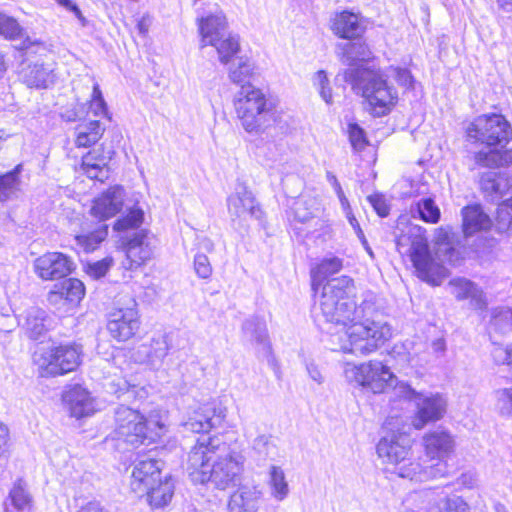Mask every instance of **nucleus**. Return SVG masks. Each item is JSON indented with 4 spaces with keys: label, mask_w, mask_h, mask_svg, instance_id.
Segmentation results:
<instances>
[{
    "label": "nucleus",
    "mask_w": 512,
    "mask_h": 512,
    "mask_svg": "<svg viewBox=\"0 0 512 512\" xmlns=\"http://www.w3.org/2000/svg\"><path fill=\"white\" fill-rule=\"evenodd\" d=\"M353 290L351 278L332 279L323 286L318 306L326 322L344 330V336L338 337L339 350L366 356L389 340L392 330L387 322L371 319L363 305H356Z\"/></svg>",
    "instance_id": "f257e3e1"
},
{
    "label": "nucleus",
    "mask_w": 512,
    "mask_h": 512,
    "mask_svg": "<svg viewBox=\"0 0 512 512\" xmlns=\"http://www.w3.org/2000/svg\"><path fill=\"white\" fill-rule=\"evenodd\" d=\"M426 456L436 461L423 466L413 457L410 439L404 433H392L383 437L377 445V454L391 466V472L410 481L424 482L447 474L446 461L454 452L453 436L442 429H436L423 436Z\"/></svg>",
    "instance_id": "f03ea898"
},
{
    "label": "nucleus",
    "mask_w": 512,
    "mask_h": 512,
    "mask_svg": "<svg viewBox=\"0 0 512 512\" xmlns=\"http://www.w3.org/2000/svg\"><path fill=\"white\" fill-rule=\"evenodd\" d=\"M425 228L408 225L396 239L398 252L407 257L421 280L438 286L448 276L445 264L455 265L459 253L455 248L454 234L450 228H438L435 234V257L432 256Z\"/></svg>",
    "instance_id": "7ed1b4c3"
},
{
    "label": "nucleus",
    "mask_w": 512,
    "mask_h": 512,
    "mask_svg": "<svg viewBox=\"0 0 512 512\" xmlns=\"http://www.w3.org/2000/svg\"><path fill=\"white\" fill-rule=\"evenodd\" d=\"M244 462L243 454L220 438H200L188 453L187 471L193 482L225 490L240 479Z\"/></svg>",
    "instance_id": "20e7f679"
},
{
    "label": "nucleus",
    "mask_w": 512,
    "mask_h": 512,
    "mask_svg": "<svg viewBox=\"0 0 512 512\" xmlns=\"http://www.w3.org/2000/svg\"><path fill=\"white\" fill-rule=\"evenodd\" d=\"M345 76L353 88L361 93L375 116L386 115L397 103V91L388 85L380 70L351 68Z\"/></svg>",
    "instance_id": "39448f33"
},
{
    "label": "nucleus",
    "mask_w": 512,
    "mask_h": 512,
    "mask_svg": "<svg viewBox=\"0 0 512 512\" xmlns=\"http://www.w3.org/2000/svg\"><path fill=\"white\" fill-rule=\"evenodd\" d=\"M115 435L118 439L137 446L145 439L155 442L166 432L163 415L154 411L144 417L137 410L120 406L115 412Z\"/></svg>",
    "instance_id": "423d86ee"
},
{
    "label": "nucleus",
    "mask_w": 512,
    "mask_h": 512,
    "mask_svg": "<svg viewBox=\"0 0 512 512\" xmlns=\"http://www.w3.org/2000/svg\"><path fill=\"white\" fill-rule=\"evenodd\" d=\"M233 105L242 128L250 134L265 131L273 114V105L266 94L252 84L243 85L235 94Z\"/></svg>",
    "instance_id": "0eeeda50"
},
{
    "label": "nucleus",
    "mask_w": 512,
    "mask_h": 512,
    "mask_svg": "<svg viewBox=\"0 0 512 512\" xmlns=\"http://www.w3.org/2000/svg\"><path fill=\"white\" fill-rule=\"evenodd\" d=\"M82 345L70 342L40 348L33 355V362L41 377H56L75 371L83 360Z\"/></svg>",
    "instance_id": "6e6552de"
},
{
    "label": "nucleus",
    "mask_w": 512,
    "mask_h": 512,
    "mask_svg": "<svg viewBox=\"0 0 512 512\" xmlns=\"http://www.w3.org/2000/svg\"><path fill=\"white\" fill-rule=\"evenodd\" d=\"M343 375L349 384L375 394L385 392L396 380L390 368L379 360L360 364L346 362L343 365Z\"/></svg>",
    "instance_id": "1a4fd4ad"
},
{
    "label": "nucleus",
    "mask_w": 512,
    "mask_h": 512,
    "mask_svg": "<svg viewBox=\"0 0 512 512\" xmlns=\"http://www.w3.org/2000/svg\"><path fill=\"white\" fill-rule=\"evenodd\" d=\"M469 141L487 147L505 146L512 138L509 122L500 114H484L476 117L466 128Z\"/></svg>",
    "instance_id": "9d476101"
},
{
    "label": "nucleus",
    "mask_w": 512,
    "mask_h": 512,
    "mask_svg": "<svg viewBox=\"0 0 512 512\" xmlns=\"http://www.w3.org/2000/svg\"><path fill=\"white\" fill-rule=\"evenodd\" d=\"M141 321L137 302L130 298L126 306L115 307L108 316L107 331L118 342H126L140 329Z\"/></svg>",
    "instance_id": "9b49d317"
},
{
    "label": "nucleus",
    "mask_w": 512,
    "mask_h": 512,
    "mask_svg": "<svg viewBox=\"0 0 512 512\" xmlns=\"http://www.w3.org/2000/svg\"><path fill=\"white\" fill-rule=\"evenodd\" d=\"M169 350L167 335L158 334L130 348L128 358L135 364L156 371L162 367Z\"/></svg>",
    "instance_id": "f8f14e48"
},
{
    "label": "nucleus",
    "mask_w": 512,
    "mask_h": 512,
    "mask_svg": "<svg viewBox=\"0 0 512 512\" xmlns=\"http://www.w3.org/2000/svg\"><path fill=\"white\" fill-rule=\"evenodd\" d=\"M84 284L76 278H67L57 283L47 294V302L57 311L68 312L84 297Z\"/></svg>",
    "instance_id": "ddd939ff"
},
{
    "label": "nucleus",
    "mask_w": 512,
    "mask_h": 512,
    "mask_svg": "<svg viewBox=\"0 0 512 512\" xmlns=\"http://www.w3.org/2000/svg\"><path fill=\"white\" fill-rule=\"evenodd\" d=\"M228 213L233 222L242 224L249 218L259 219L262 211L252 192L243 184H238L227 198Z\"/></svg>",
    "instance_id": "4468645a"
},
{
    "label": "nucleus",
    "mask_w": 512,
    "mask_h": 512,
    "mask_svg": "<svg viewBox=\"0 0 512 512\" xmlns=\"http://www.w3.org/2000/svg\"><path fill=\"white\" fill-rule=\"evenodd\" d=\"M208 6L209 10L196 20L200 36V48L213 44L217 38L228 32V22L223 10L218 4H209Z\"/></svg>",
    "instance_id": "2eb2a0df"
},
{
    "label": "nucleus",
    "mask_w": 512,
    "mask_h": 512,
    "mask_svg": "<svg viewBox=\"0 0 512 512\" xmlns=\"http://www.w3.org/2000/svg\"><path fill=\"white\" fill-rule=\"evenodd\" d=\"M416 412L412 420V425L416 429H422L431 422L440 420L447 407L445 397L439 393H420L414 402Z\"/></svg>",
    "instance_id": "dca6fc26"
},
{
    "label": "nucleus",
    "mask_w": 512,
    "mask_h": 512,
    "mask_svg": "<svg viewBox=\"0 0 512 512\" xmlns=\"http://www.w3.org/2000/svg\"><path fill=\"white\" fill-rule=\"evenodd\" d=\"M35 274L44 281L65 278L73 269V261L63 253L48 252L33 262Z\"/></svg>",
    "instance_id": "f3484780"
},
{
    "label": "nucleus",
    "mask_w": 512,
    "mask_h": 512,
    "mask_svg": "<svg viewBox=\"0 0 512 512\" xmlns=\"http://www.w3.org/2000/svg\"><path fill=\"white\" fill-rule=\"evenodd\" d=\"M227 416V409L218 404H205L194 411L183 426L193 433H207L221 427Z\"/></svg>",
    "instance_id": "a211bd4d"
},
{
    "label": "nucleus",
    "mask_w": 512,
    "mask_h": 512,
    "mask_svg": "<svg viewBox=\"0 0 512 512\" xmlns=\"http://www.w3.org/2000/svg\"><path fill=\"white\" fill-rule=\"evenodd\" d=\"M160 462L153 458L140 459L135 462L132 472L130 487L140 496L147 492L150 485L157 483L160 478Z\"/></svg>",
    "instance_id": "6ab92c4d"
},
{
    "label": "nucleus",
    "mask_w": 512,
    "mask_h": 512,
    "mask_svg": "<svg viewBox=\"0 0 512 512\" xmlns=\"http://www.w3.org/2000/svg\"><path fill=\"white\" fill-rule=\"evenodd\" d=\"M126 260L123 266L126 269H137L149 261L154 253L152 239L143 231L136 232L127 242Z\"/></svg>",
    "instance_id": "aec40b11"
},
{
    "label": "nucleus",
    "mask_w": 512,
    "mask_h": 512,
    "mask_svg": "<svg viewBox=\"0 0 512 512\" xmlns=\"http://www.w3.org/2000/svg\"><path fill=\"white\" fill-rule=\"evenodd\" d=\"M124 196L122 187H110L95 198L90 210L91 214L101 220L114 217L123 207Z\"/></svg>",
    "instance_id": "412c9836"
},
{
    "label": "nucleus",
    "mask_w": 512,
    "mask_h": 512,
    "mask_svg": "<svg viewBox=\"0 0 512 512\" xmlns=\"http://www.w3.org/2000/svg\"><path fill=\"white\" fill-rule=\"evenodd\" d=\"M330 29L339 38L352 40L362 36L366 27L358 14L342 11L333 15Z\"/></svg>",
    "instance_id": "4be33fe9"
},
{
    "label": "nucleus",
    "mask_w": 512,
    "mask_h": 512,
    "mask_svg": "<svg viewBox=\"0 0 512 512\" xmlns=\"http://www.w3.org/2000/svg\"><path fill=\"white\" fill-rule=\"evenodd\" d=\"M54 64L34 63L25 65L20 73V80L29 88L46 89L55 82Z\"/></svg>",
    "instance_id": "5701e85b"
},
{
    "label": "nucleus",
    "mask_w": 512,
    "mask_h": 512,
    "mask_svg": "<svg viewBox=\"0 0 512 512\" xmlns=\"http://www.w3.org/2000/svg\"><path fill=\"white\" fill-rule=\"evenodd\" d=\"M63 401L71 416L79 419L92 415L96 408L94 399L83 387L75 385L64 393Z\"/></svg>",
    "instance_id": "b1692460"
},
{
    "label": "nucleus",
    "mask_w": 512,
    "mask_h": 512,
    "mask_svg": "<svg viewBox=\"0 0 512 512\" xmlns=\"http://www.w3.org/2000/svg\"><path fill=\"white\" fill-rule=\"evenodd\" d=\"M462 229L466 238L478 232L487 231L492 226V220L483 208L478 205H468L461 210Z\"/></svg>",
    "instance_id": "393cba45"
},
{
    "label": "nucleus",
    "mask_w": 512,
    "mask_h": 512,
    "mask_svg": "<svg viewBox=\"0 0 512 512\" xmlns=\"http://www.w3.org/2000/svg\"><path fill=\"white\" fill-rule=\"evenodd\" d=\"M450 292L457 300L470 299L471 305L478 310L487 307L483 291L472 281L465 278H454L449 282Z\"/></svg>",
    "instance_id": "a878e982"
},
{
    "label": "nucleus",
    "mask_w": 512,
    "mask_h": 512,
    "mask_svg": "<svg viewBox=\"0 0 512 512\" xmlns=\"http://www.w3.org/2000/svg\"><path fill=\"white\" fill-rule=\"evenodd\" d=\"M261 497L260 490L255 487L243 486L231 494L228 510L230 512H257Z\"/></svg>",
    "instance_id": "bb28decb"
},
{
    "label": "nucleus",
    "mask_w": 512,
    "mask_h": 512,
    "mask_svg": "<svg viewBox=\"0 0 512 512\" xmlns=\"http://www.w3.org/2000/svg\"><path fill=\"white\" fill-rule=\"evenodd\" d=\"M108 160L100 148L94 149L83 156L81 167L90 179L103 181L108 177Z\"/></svg>",
    "instance_id": "cd10ccee"
},
{
    "label": "nucleus",
    "mask_w": 512,
    "mask_h": 512,
    "mask_svg": "<svg viewBox=\"0 0 512 512\" xmlns=\"http://www.w3.org/2000/svg\"><path fill=\"white\" fill-rule=\"evenodd\" d=\"M245 336L255 343L256 347L263 354H269L271 351L270 341L267 332V326L263 319L253 317L243 324Z\"/></svg>",
    "instance_id": "c85d7f7f"
},
{
    "label": "nucleus",
    "mask_w": 512,
    "mask_h": 512,
    "mask_svg": "<svg viewBox=\"0 0 512 512\" xmlns=\"http://www.w3.org/2000/svg\"><path fill=\"white\" fill-rule=\"evenodd\" d=\"M105 128L98 120L80 123L75 128V145L77 147H90L102 137Z\"/></svg>",
    "instance_id": "c756f323"
},
{
    "label": "nucleus",
    "mask_w": 512,
    "mask_h": 512,
    "mask_svg": "<svg viewBox=\"0 0 512 512\" xmlns=\"http://www.w3.org/2000/svg\"><path fill=\"white\" fill-rule=\"evenodd\" d=\"M173 494L174 484L171 478H165L163 481L159 478L156 484L150 485L148 491L144 492L149 504L153 508L166 506L171 501Z\"/></svg>",
    "instance_id": "7c9ffc66"
},
{
    "label": "nucleus",
    "mask_w": 512,
    "mask_h": 512,
    "mask_svg": "<svg viewBox=\"0 0 512 512\" xmlns=\"http://www.w3.org/2000/svg\"><path fill=\"white\" fill-rule=\"evenodd\" d=\"M319 210L320 201L310 195H301L292 205L294 218L301 223H306L314 218Z\"/></svg>",
    "instance_id": "2f4dec72"
},
{
    "label": "nucleus",
    "mask_w": 512,
    "mask_h": 512,
    "mask_svg": "<svg viewBox=\"0 0 512 512\" xmlns=\"http://www.w3.org/2000/svg\"><path fill=\"white\" fill-rule=\"evenodd\" d=\"M268 487L270 495L279 502L284 501L289 493L290 488L283 469L279 466L272 465L268 472Z\"/></svg>",
    "instance_id": "473e14b6"
},
{
    "label": "nucleus",
    "mask_w": 512,
    "mask_h": 512,
    "mask_svg": "<svg viewBox=\"0 0 512 512\" xmlns=\"http://www.w3.org/2000/svg\"><path fill=\"white\" fill-rule=\"evenodd\" d=\"M425 497L431 500V509L429 512H466V504L458 496L447 497L436 495L435 491L426 493Z\"/></svg>",
    "instance_id": "72a5a7b5"
},
{
    "label": "nucleus",
    "mask_w": 512,
    "mask_h": 512,
    "mask_svg": "<svg viewBox=\"0 0 512 512\" xmlns=\"http://www.w3.org/2000/svg\"><path fill=\"white\" fill-rule=\"evenodd\" d=\"M210 46L214 47L218 54L219 61L226 65L240 51V42L237 35L226 32L217 38Z\"/></svg>",
    "instance_id": "f704fd0d"
},
{
    "label": "nucleus",
    "mask_w": 512,
    "mask_h": 512,
    "mask_svg": "<svg viewBox=\"0 0 512 512\" xmlns=\"http://www.w3.org/2000/svg\"><path fill=\"white\" fill-rule=\"evenodd\" d=\"M255 75V64L246 56L237 58V63L229 68L228 77L236 85L243 86L250 84L249 81Z\"/></svg>",
    "instance_id": "c9c22d12"
},
{
    "label": "nucleus",
    "mask_w": 512,
    "mask_h": 512,
    "mask_svg": "<svg viewBox=\"0 0 512 512\" xmlns=\"http://www.w3.org/2000/svg\"><path fill=\"white\" fill-rule=\"evenodd\" d=\"M474 161L481 167H499L512 164V149L506 151L481 150L474 155Z\"/></svg>",
    "instance_id": "e433bc0d"
},
{
    "label": "nucleus",
    "mask_w": 512,
    "mask_h": 512,
    "mask_svg": "<svg viewBox=\"0 0 512 512\" xmlns=\"http://www.w3.org/2000/svg\"><path fill=\"white\" fill-rule=\"evenodd\" d=\"M412 217L427 223H437L440 219V209L431 198H422L411 205Z\"/></svg>",
    "instance_id": "4c0bfd02"
},
{
    "label": "nucleus",
    "mask_w": 512,
    "mask_h": 512,
    "mask_svg": "<svg viewBox=\"0 0 512 512\" xmlns=\"http://www.w3.org/2000/svg\"><path fill=\"white\" fill-rule=\"evenodd\" d=\"M46 312L40 308H31L26 315L24 328L28 336L38 339L47 331Z\"/></svg>",
    "instance_id": "58836bf2"
},
{
    "label": "nucleus",
    "mask_w": 512,
    "mask_h": 512,
    "mask_svg": "<svg viewBox=\"0 0 512 512\" xmlns=\"http://www.w3.org/2000/svg\"><path fill=\"white\" fill-rule=\"evenodd\" d=\"M19 173L20 165L14 170L0 175V201L4 202L17 197L21 185Z\"/></svg>",
    "instance_id": "ea45409f"
},
{
    "label": "nucleus",
    "mask_w": 512,
    "mask_h": 512,
    "mask_svg": "<svg viewBox=\"0 0 512 512\" xmlns=\"http://www.w3.org/2000/svg\"><path fill=\"white\" fill-rule=\"evenodd\" d=\"M108 235V226L99 225L94 231L75 236L76 245L84 252L94 251Z\"/></svg>",
    "instance_id": "a19ab883"
},
{
    "label": "nucleus",
    "mask_w": 512,
    "mask_h": 512,
    "mask_svg": "<svg viewBox=\"0 0 512 512\" xmlns=\"http://www.w3.org/2000/svg\"><path fill=\"white\" fill-rule=\"evenodd\" d=\"M490 330L506 334L512 330V309L506 306L496 307L491 312Z\"/></svg>",
    "instance_id": "79ce46f5"
},
{
    "label": "nucleus",
    "mask_w": 512,
    "mask_h": 512,
    "mask_svg": "<svg viewBox=\"0 0 512 512\" xmlns=\"http://www.w3.org/2000/svg\"><path fill=\"white\" fill-rule=\"evenodd\" d=\"M371 57L372 52L365 43L356 42L343 45L342 61L348 65H353L358 61H367Z\"/></svg>",
    "instance_id": "37998d69"
},
{
    "label": "nucleus",
    "mask_w": 512,
    "mask_h": 512,
    "mask_svg": "<svg viewBox=\"0 0 512 512\" xmlns=\"http://www.w3.org/2000/svg\"><path fill=\"white\" fill-rule=\"evenodd\" d=\"M494 400L497 413L502 417L512 420V386L495 390Z\"/></svg>",
    "instance_id": "c03bdc74"
},
{
    "label": "nucleus",
    "mask_w": 512,
    "mask_h": 512,
    "mask_svg": "<svg viewBox=\"0 0 512 512\" xmlns=\"http://www.w3.org/2000/svg\"><path fill=\"white\" fill-rule=\"evenodd\" d=\"M496 228L502 233H512V197L498 205Z\"/></svg>",
    "instance_id": "a18cd8bd"
},
{
    "label": "nucleus",
    "mask_w": 512,
    "mask_h": 512,
    "mask_svg": "<svg viewBox=\"0 0 512 512\" xmlns=\"http://www.w3.org/2000/svg\"><path fill=\"white\" fill-rule=\"evenodd\" d=\"M342 260L337 257L323 259L312 271L313 283L322 281L328 276L338 273L342 269Z\"/></svg>",
    "instance_id": "49530a36"
},
{
    "label": "nucleus",
    "mask_w": 512,
    "mask_h": 512,
    "mask_svg": "<svg viewBox=\"0 0 512 512\" xmlns=\"http://www.w3.org/2000/svg\"><path fill=\"white\" fill-rule=\"evenodd\" d=\"M9 497L12 505L19 511L29 510L32 506V498L21 481L14 485Z\"/></svg>",
    "instance_id": "de8ad7c7"
},
{
    "label": "nucleus",
    "mask_w": 512,
    "mask_h": 512,
    "mask_svg": "<svg viewBox=\"0 0 512 512\" xmlns=\"http://www.w3.org/2000/svg\"><path fill=\"white\" fill-rule=\"evenodd\" d=\"M22 34V28L16 19L0 13V36L6 39H16Z\"/></svg>",
    "instance_id": "09e8293b"
},
{
    "label": "nucleus",
    "mask_w": 512,
    "mask_h": 512,
    "mask_svg": "<svg viewBox=\"0 0 512 512\" xmlns=\"http://www.w3.org/2000/svg\"><path fill=\"white\" fill-rule=\"evenodd\" d=\"M313 86L319 92L321 98L327 103L333 102L332 89L330 87L329 79L324 70L317 71L312 78Z\"/></svg>",
    "instance_id": "8fccbe9b"
},
{
    "label": "nucleus",
    "mask_w": 512,
    "mask_h": 512,
    "mask_svg": "<svg viewBox=\"0 0 512 512\" xmlns=\"http://www.w3.org/2000/svg\"><path fill=\"white\" fill-rule=\"evenodd\" d=\"M144 213L139 208H134L129 211V213L118 219L114 225L116 230H125L129 228L139 227L143 222Z\"/></svg>",
    "instance_id": "3c124183"
},
{
    "label": "nucleus",
    "mask_w": 512,
    "mask_h": 512,
    "mask_svg": "<svg viewBox=\"0 0 512 512\" xmlns=\"http://www.w3.org/2000/svg\"><path fill=\"white\" fill-rule=\"evenodd\" d=\"M348 135L350 143L354 150L362 151L368 141L364 130L356 123H350L348 125Z\"/></svg>",
    "instance_id": "603ef678"
},
{
    "label": "nucleus",
    "mask_w": 512,
    "mask_h": 512,
    "mask_svg": "<svg viewBox=\"0 0 512 512\" xmlns=\"http://www.w3.org/2000/svg\"><path fill=\"white\" fill-rule=\"evenodd\" d=\"M89 109L95 116L107 115V105L97 83L93 86Z\"/></svg>",
    "instance_id": "864d4df0"
},
{
    "label": "nucleus",
    "mask_w": 512,
    "mask_h": 512,
    "mask_svg": "<svg viewBox=\"0 0 512 512\" xmlns=\"http://www.w3.org/2000/svg\"><path fill=\"white\" fill-rule=\"evenodd\" d=\"M500 178V173L494 171H488L482 174L480 179V186L483 192L490 196L493 200L495 192L497 191V184Z\"/></svg>",
    "instance_id": "5fc2aeb1"
},
{
    "label": "nucleus",
    "mask_w": 512,
    "mask_h": 512,
    "mask_svg": "<svg viewBox=\"0 0 512 512\" xmlns=\"http://www.w3.org/2000/svg\"><path fill=\"white\" fill-rule=\"evenodd\" d=\"M389 76L394 78L395 81L406 89L414 88V78L411 72L406 68L401 67H390Z\"/></svg>",
    "instance_id": "6e6d98bb"
},
{
    "label": "nucleus",
    "mask_w": 512,
    "mask_h": 512,
    "mask_svg": "<svg viewBox=\"0 0 512 512\" xmlns=\"http://www.w3.org/2000/svg\"><path fill=\"white\" fill-rule=\"evenodd\" d=\"M194 270L198 277L208 279L212 275V266L209 258L203 254L198 253L194 257Z\"/></svg>",
    "instance_id": "4d7b16f0"
},
{
    "label": "nucleus",
    "mask_w": 512,
    "mask_h": 512,
    "mask_svg": "<svg viewBox=\"0 0 512 512\" xmlns=\"http://www.w3.org/2000/svg\"><path fill=\"white\" fill-rule=\"evenodd\" d=\"M111 265L112 259L104 258L100 261L88 264L86 272L91 278L99 279L106 275Z\"/></svg>",
    "instance_id": "13d9d810"
},
{
    "label": "nucleus",
    "mask_w": 512,
    "mask_h": 512,
    "mask_svg": "<svg viewBox=\"0 0 512 512\" xmlns=\"http://www.w3.org/2000/svg\"><path fill=\"white\" fill-rule=\"evenodd\" d=\"M491 355L496 364H506L510 367V362H512V343L505 348L494 346Z\"/></svg>",
    "instance_id": "bf43d9fd"
},
{
    "label": "nucleus",
    "mask_w": 512,
    "mask_h": 512,
    "mask_svg": "<svg viewBox=\"0 0 512 512\" xmlns=\"http://www.w3.org/2000/svg\"><path fill=\"white\" fill-rule=\"evenodd\" d=\"M392 387H394V391L397 396L412 402H415V400L420 395V393L415 391L409 384L405 382H397V379L395 380Z\"/></svg>",
    "instance_id": "052dcab7"
},
{
    "label": "nucleus",
    "mask_w": 512,
    "mask_h": 512,
    "mask_svg": "<svg viewBox=\"0 0 512 512\" xmlns=\"http://www.w3.org/2000/svg\"><path fill=\"white\" fill-rule=\"evenodd\" d=\"M457 483L464 488L474 489L478 486L479 478L476 472L467 471L459 476Z\"/></svg>",
    "instance_id": "680f3d73"
},
{
    "label": "nucleus",
    "mask_w": 512,
    "mask_h": 512,
    "mask_svg": "<svg viewBox=\"0 0 512 512\" xmlns=\"http://www.w3.org/2000/svg\"><path fill=\"white\" fill-rule=\"evenodd\" d=\"M271 437L267 435H260L253 441L252 447L259 454L268 455L269 450L272 447Z\"/></svg>",
    "instance_id": "e2e57ef3"
},
{
    "label": "nucleus",
    "mask_w": 512,
    "mask_h": 512,
    "mask_svg": "<svg viewBox=\"0 0 512 512\" xmlns=\"http://www.w3.org/2000/svg\"><path fill=\"white\" fill-rule=\"evenodd\" d=\"M368 200L379 216L386 217L389 214V207L381 195H370Z\"/></svg>",
    "instance_id": "0e129e2a"
},
{
    "label": "nucleus",
    "mask_w": 512,
    "mask_h": 512,
    "mask_svg": "<svg viewBox=\"0 0 512 512\" xmlns=\"http://www.w3.org/2000/svg\"><path fill=\"white\" fill-rule=\"evenodd\" d=\"M497 185V191L495 192L494 199L501 198L512 191V179H510L506 174L500 173Z\"/></svg>",
    "instance_id": "69168bd1"
},
{
    "label": "nucleus",
    "mask_w": 512,
    "mask_h": 512,
    "mask_svg": "<svg viewBox=\"0 0 512 512\" xmlns=\"http://www.w3.org/2000/svg\"><path fill=\"white\" fill-rule=\"evenodd\" d=\"M55 2L65 8L67 11L72 12L75 17L82 23V25H85V18L81 10L72 0H55Z\"/></svg>",
    "instance_id": "338daca9"
},
{
    "label": "nucleus",
    "mask_w": 512,
    "mask_h": 512,
    "mask_svg": "<svg viewBox=\"0 0 512 512\" xmlns=\"http://www.w3.org/2000/svg\"><path fill=\"white\" fill-rule=\"evenodd\" d=\"M77 512H108L98 501H90L80 507Z\"/></svg>",
    "instance_id": "774afa93"
}]
</instances>
